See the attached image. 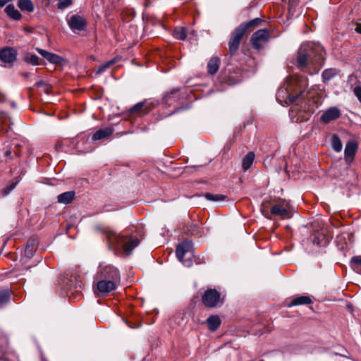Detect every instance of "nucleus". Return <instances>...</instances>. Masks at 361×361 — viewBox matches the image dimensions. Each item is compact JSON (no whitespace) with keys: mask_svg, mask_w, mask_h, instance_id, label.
<instances>
[{"mask_svg":"<svg viewBox=\"0 0 361 361\" xmlns=\"http://www.w3.org/2000/svg\"><path fill=\"white\" fill-rule=\"evenodd\" d=\"M324 54V49L320 44L303 43L298 51L295 66L302 72L316 74L323 66Z\"/></svg>","mask_w":361,"mask_h":361,"instance_id":"obj_1","label":"nucleus"},{"mask_svg":"<svg viewBox=\"0 0 361 361\" xmlns=\"http://www.w3.org/2000/svg\"><path fill=\"white\" fill-rule=\"evenodd\" d=\"M307 80L300 75L289 76L279 88L276 99L282 103L296 104L305 99L303 93L307 87Z\"/></svg>","mask_w":361,"mask_h":361,"instance_id":"obj_2","label":"nucleus"},{"mask_svg":"<svg viewBox=\"0 0 361 361\" xmlns=\"http://www.w3.org/2000/svg\"><path fill=\"white\" fill-rule=\"evenodd\" d=\"M106 239L110 249L121 250L126 255H130L132 250L139 244L137 238H130L125 235L113 231L106 233Z\"/></svg>","mask_w":361,"mask_h":361,"instance_id":"obj_3","label":"nucleus"},{"mask_svg":"<svg viewBox=\"0 0 361 361\" xmlns=\"http://www.w3.org/2000/svg\"><path fill=\"white\" fill-rule=\"evenodd\" d=\"M261 23L262 20L259 18H256L248 22L241 23L234 30L228 42L229 51L231 55H233L237 51L244 35L246 32L252 31Z\"/></svg>","mask_w":361,"mask_h":361,"instance_id":"obj_4","label":"nucleus"},{"mask_svg":"<svg viewBox=\"0 0 361 361\" xmlns=\"http://www.w3.org/2000/svg\"><path fill=\"white\" fill-rule=\"evenodd\" d=\"M176 256L184 266L190 267L192 264V259L193 255L192 243L189 240H185L179 244L176 247Z\"/></svg>","mask_w":361,"mask_h":361,"instance_id":"obj_5","label":"nucleus"},{"mask_svg":"<svg viewBox=\"0 0 361 361\" xmlns=\"http://www.w3.org/2000/svg\"><path fill=\"white\" fill-rule=\"evenodd\" d=\"M94 279H102L121 282L120 273L115 267L102 263L99 264Z\"/></svg>","mask_w":361,"mask_h":361,"instance_id":"obj_6","label":"nucleus"},{"mask_svg":"<svg viewBox=\"0 0 361 361\" xmlns=\"http://www.w3.org/2000/svg\"><path fill=\"white\" fill-rule=\"evenodd\" d=\"M270 214L280 216L281 219H290L293 216V209L288 201L280 200L272 206Z\"/></svg>","mask_w":361,"mask_h":361,"instance_id":"obj_7","label":"nucleus"},{"mask_svg":"<svg viewBox=\"0 0 361 361\" xmlns=\"http://www.w3.org/2000/svg\"><path fill=\"white\" fill-rule=\"evenodd\" d=\"M157 103L149 99L137 102L129 109L131 116H143L155 108Z\"/></svg>","mask_w":361,"mask_h":361,"instance_id":"obj_8","label":"nucleus"},{"mask_svg":"<svg viewBox=\"0 0 361 361\" xmlns=\"http://www.w3.org/2000/svg\"><path fill=\"white\" fill-rule=\"evenodd\" d=\"M97 281L94 293L97 296H103L114 291L119 286V281L95 279Z\"/></svg>","mask_w":361,"mask_h":361,"instance_id":"obj_9","label":"nucleus"},{"mask_svg":"<svg viewBox=\"0 0 361 361\" xmlns=\"http://www.w3.org/2000/svg\"><path fill=\"white\" fill-rule=\"evenodd\" d=\"M203 304L208 307H216L223 303L221 295L216 289L207 290L202 297Z\"/></svg>","mask_w":361,"mask_h":361,"instance_id":"obj_10","label":"nucleus"},{"mask_svg":"<svg viewBox=\"0 0 361 361\" xmlns=\"http://www.w3.org/2000/svg\"><path fill=\"white\" fill-rule=\"evenodd\" d=\"M67 23L71 30L73 32L83 31L85 30L87 25V20L78 14L72 15L68 18Z\"/></svg>","mask_w":361,"mask_h":361,"instance_id":"obj_11","label":"nucleus"},{"mask_svg":"<svg viewBox=\"0 0 361 361\" xmlns=\"http://www.w3.org/2000/svg\"><path fill=\"white\" fill-rule=\"evenodd\" d=\"M292 114L295 113V115L298 116L297 120H299V118L305 117L303 114H310L314 111V108L313 106L310 104H307L304 100H302L300 102H298L291 107Z\"/></svg>","mask_w":361,"mask_h":361,"instance_id":"obj_12","label":"nucleus"},{"mask_svg":"<svg viewBox=\"0 0 361 361\" xmlns=\"http://www.w3.org/2000/svg\"><path fill=\"white\" fill-rule=\"evenodd\" d=\"M269 38V32L267 30H259L252 35L251 42L255 49H260L262 47L261 42H266Z\"/></svg>","mask_w":361,"mask_h":361,"instance_id":"obj_13","label":"nucleus"},{"mask_svg":"<svg viewBox=\"0 0 361 361\" xmlns=\"http://www.w3.org/2000/svg\"><path fill=\"white\" fill-rule=\"evenodd\" d=\"M341 111L336 106H332L326 110L321 116L320 120L324 123H329L331 121L340 118Z\"/></svg>","mask_w":361,"mask_h":361,"instance_id":"obj_14","label":"nucleus"},{"mask_svg":"<svg viewBox=\"0 0 361 361\" xmlns=\"http://www.w3.org/2000/svg\"><path fill=\"white\" fill-rule=\"evenodd\" d=\"M36 51L45 59H47L49 63L55 64V65H61L64 61L63 57L59 55H57L54 53H51L44 49L37 48Z\"/></svg>","mask_w":361,"mask_h":361,"instance_id":"obj_15","label":"nucleus"},{"mask_svg":"<svg viewBox=\"0 0 361 361\" xmlns=\"http://www.w3.org/2000/svg\"><path fill=\"white\" fill-rule=\"evenodd\" d=\"M17 57V51L14 48L6 47L0 50V60L6 63H13Z\"/></svg>","mask_w":361,"mask_h":361,"instance_id":"obj_16","label":"nucleus"},{"mask_svg":"<svg viewBox=\"0 0 361 361\" xmlns=\"http://www.w3.org/2000/svg\"><path fill=\"white\" fill-rule=\"evenodd\" d=\"M357 147V144L355 141H348L346 143L344 150V155L345 160L347 163H350L353 160Z\"/></svg>","mask_w":361,"mask_h":361,"instance_id":"obj_17","label":"nucleus"},{"mask_svg":"<svg viewBox=\"0 0 361 361\" xmlns=\"http://www.w3.org/2000/svg\"><path fill=\"white\" fill-rule=\"evenodd\" d=\"M38 247V239L37 237H31L27 242L25 249V257L30 258L33 256Z\"/></svg>","mask_w":361,"mask_h":361,"instance_id":"obj_18","label":"nucleus"},{"mask_svg":"<svg viewBox=\"0 0 361 361\" xmlns=\"http://www.w3.org/2000/svg\"><path fill=\"white\" fill-rule=\"evenodd\" d=\"M311 303H312V300L310 297L307 295H295L291 299L290 303L287 305V307H291L293 306L309 305Z\"/></svg>","mask_w":361,"mask_h":361,"instance_id":"obj_19","label":"nucleus"},{"mask_svg":"<svg viewBox=\"0 0 361 361\" xmlns=\"http://www.w3.org/2000/svg\"><path fill=\"white\" fill-rule=\"evenodd\" d=\"M180 99V93L179 88H173L169 92H167L164 97L163 100L166 104H171L172 101H179Z\"/></svg>","mask_w":361,"mask_h":361,"instance_id":"obj_20","label":"nucleus"},{"mask_svg":"<svg viewBox=\"0 0 361 361\" xmlns=\"http://www.w3.org/2000/svg\"><path fill=\"white\" fill-rule=\"evenodd\" d=\"M113 133L111 128H106L97 130L92 135L93 140H100L109 137Z\"/></svg>","mask_w":361,"mask_h":361,"instance_id":"obj_21","label":"nucleus"},{"mask_svg":"<svg viewBox=\"0 0 361 361\" xmlns=\"http://www.w3.org/2000/svg\"><path fill=\"white\" fill-rule=\"evenodd\" d=\"M75 193L74 191H68L60 194L58 197V202L67 204L71 203L75 198Z\"/></svg>","mask_w":361,"mask_h":361,"instance_id":"obj_22","label":"nucleus"},{"mask_svg":"<svg viewBox=\"0 0 361 361\" xmlns=\"http://www.w3.org/2000/svg\"><path fill=\"white\" fill-rule=\"evenodd\" d=\"M220 60L218 57H212L207 63V71L211 75L215 74L219 68Z\"/></svg>","mask_w":361,"mask_h":361,"instance_id":"obj_23","label":"nucleus"},{"mask_svg":"<svg viewBox=\"0 0 361 361\" xmlns=\"http://www.w3.org/2000/svg\"><path fill=\"white\" fill-rule=\"evenodd\" d=\"M207 323L209 330L214 331H216L221 324L220 318L216 315H212L207 319Z\"/></svg>","mask_w":361,"mask_h":361,"instance_id":"obj_24","label":"nucleus"},{"mask_svg":"<svg viewBox=\"0 0 361 361\" xmlns=\"http://www.w3.org/2000/svg\"><path fill=\"white\" fill-rule=\"evenodd\" d=\"M5 12L6 14L13 20H20L21 18L20 13L16 9L13 4H9L5 8Z\"/></svg>","mask_w":361,"mask_h":361,"instance_id":"obj_25","label":"nucleus"},{"mask_svg":"<svg viewBox=\"0 0 361 361\" xmlns=\"http://www.w3.org/2000/svg\"><path fill=\"white\" fill-rule=\"evenodd\" d=\"M339 73V70L336 68H327L325 69L322 74V79L324 82H328L331 80L333 78L337 75Z\"/></svg>","mask_w":361,"mask_h":361,"instance_id":"obj_26","label":"nucleus"},{"mask_svg":"<svg viewBox=\"0 0 361 361\" xmlns=\"http://www.w3.org/2000/svg\"><path fill=\"white\" fill-rule=\"evenodd\" d=\"M255 154L252 152H248L242 160V167L244 171L247 170L252 166L255 159Z\"/></svg>","mask_w":361,"mask_h":361,"instance_id":"obj_27","label":"nucleus"},{"mask_svg":"<svg viewBox=\"0 0 361 361\" xmlns=\"http://www.w3.org/2000/svg\"><path fill=\"white\" fill-rule=\"evenodd\" d=\"M188 30L183 27H176L173 30V37L177 39L185 40L188 35Z\"/></svg>","mask_w":361,"mask_h":361,"instance_id":"obj_28","label":"nucleus"},{"mask_svg":"<svg viewBox=\"0 0 361 361\" xmlns=\"http://www.w3.org/2000/svg\"><path fill=\"white\" fill-rule=\"evenodd\" d=\"M331 144L334 150L336 152L341 151L343 145L341 140L337 134H333L331 138Z\"/></svg>","mask_w":361,"mask_h":361,"instance_id":"obj_29","label":"nucleus"},{"mask_svg":"<svg viewBox=\"0 0 361 361\" xmlns=\"http://www.w3.org/2000/svg\"><path fill=\"white\" fill-rule=\"evenodd\" d=\"M11 295V291L8 288L0 290V307L9 302Z\"/></svg>","mask_w":361,"mask_h":361,"instance_id":"obj_30","label":"nucleus"},{"mask_svg":"<svg viewBox=\"0 0 361 361\" xmlns=\"http://www.w3.org/2000/svg\"><path fill=\"white\" fill-rule=\"evenodd\" d=\"M23 61L32 66L42 64L40 59L37 55L30 54L28 53L23 56Z\"/></svg>","mask_w":361,"mask_h":361,"instance_id":"obj_31","label":"nucleus"},{"mask_svg":"<svg viewBox=\"0 0 361 361\" xmlns=\"http://www.w3.org/2000/svg\"><path fill=\"white\" fill-rule=\"evenodd\" d=\"M18 6L22 11L32 12L34 10L33 4L31 0H18Z\"/></svg>","mask_w":361,"mask_h":361,"instance_id":"obj_32","label":"nucleus"},{"mask_svg":"<svg viewBox=\"0 0 361 361\" xmlns=\"http://www.w3.org/2000/svg\"><path fill=\"white\" fill-rule=\"evenodd\" d=\"M350 266L354 271L361 274V255L353 257L350 261Z\"/></svg>","mask_w":361,"mask_h":361,"instance_id":"obj_33","label":"nucleus"},{"mask_svg":"<svg viewBox=\"0 0 361 361\" xmlns=\"http://www.w3.org/2000/svg\"><path fill=\"white\" fill-rule=\"evenodd\" d=\"M119 60V58L118 57H115L113 59L109 61L108 62L105 63L104 64H103L102 66H101L97 73H103L106 68H110L111 66H113L114 64H115Z\"/></svg>","mask_w":361,"mask_h":361,"instance_id":"obj_34","label":"nucleus"},{"mask_svg":"<svg viewBox=\"0 0 361 361\" xmlns=\"http://www.w3.org/2000/svg\"><path fill=\"white\" fill-rule=\"evenodd\" d=\"M204 197H206L207 200H211V201H221V200H224L226 197V196L223 195H213V194H211V193H206L204 195Z\"/></svg>","mask_w":361,"mask_h":361,"instance_id":"obj_35","label":"nucleus"},{"mask_svg":"<svg viewBox=\"0 0 361 361\" xmlns=\"http://www.w3.org/2000/svg\"><path fill=\"white\" fill-rule=\"evenodd\" d=\"M73 0H59L58 3V8L60 9H64L71 6Z\"/></svg>","mask_w":361,"mask_h":361,"instance_id":"obj_36","label":"nucleus"},{"mask_svg":"<svg viewBox=\"0 0 361 361\" xmlns=\"http://www.w3.org/2000/svg\"><path fill=\"white\" fill-rule=\"evenodd\" d=\"M353 92L357 99L361 102V87L357 86L354 88Z\"/></svg>","mask_w":361,"mask_h":361,"instance_id":"obj_37","label":"nucleus"},{"mask_svg":"<svg viewBox=\"0 0 361 361\" xmlns=\"http://www.w3.org/2000/svg\"><path fill=\"white\" fill-rule=\"evenodd\" d=\"M16 183H12L11 185H10L8 187H7L4 190V195H6L8 194H9V192L14 189V188L16 187Z\"/></svg>","mask_w":361,"mask_h":361,"instance_id":"obj_38","label":"nucleus"},{"mask_svg":"<svg viewBox=\"0 0 361 361\" xmlns=\"http://www.w3.org/2000/svg\"><path fill=\"white\" fill-rule=\"evenodd\" d=\"M6 119H7L6 114L4 111H0V123L6 122Z\"/></svg>","mask_w":361,"mask_h":361,"instance_id":"obj_39","label":"nucleus"},{"mask_svg":"<svg viewBox=\"0 0 361 361\" xmlns=\"http://www.w3.org/2000/svg\"><path fill=\"white\" fill-rule=\"evenodd\" d=\"M43 91L44 92V93H46L47 94H49L50 92H51V87L48 85V84H46L44 87H43Z\"/></svg>","mask_w":361,"mask_h":361,"instance_id":"obj_40","label":"nucleus"},{"mask_svg":"<svg viewBox=\"0 0 361 361\" xmlns=\"http://www.w3.org/2000/svg\"><path fill=\"white\" fill-rule=\"evenodd\" d=\"M299 2V0H288L290 8L295 6Z\"/></svg>","mask_w":361,"mask_h":361,"instance_id":"obj_41","label":"nucleus"},{"mask_svg":"<svg viewBox=\"0 0 361 361\" xmlns=\"http://www.w3.org/2000/svg\"><path fill=\"white\" fill-rule=\"evenodd\" d=\"M6 101V95L5 94L0 90V102H4Z\"/></svg>","mask_w":361,"mask_h":361,"instance_id":"obj_42","label":"nucleus"},{"mask_svg":"<svg viewBox=\"0 0 361 361\" xmlns=\"http://www.w3.org/2000/svg\"><path fill=\"white\" fill-rule=\"evenodd\" d=\"M47 83L43 81H39L35 83L36 87H44Z\"/></svg>","mask_w":361,"mask_h":361,"instance_id":"obj_43","label":"nucleus"},{"mask_svg":"<svg viewBox=\"0 0 361 361\" xmlns=\"http://www.w3.org/2000/svg\"><path fill=\"white\" fill-rule=\"evenodd\" d=\"M56 148L57 150H61L62 149V144L61 142H57L56 145H55Z\"/></svg>","mask_w":361,"mask_h":361,"instance_id":"obj_44","label":"nucleus"},{"mask_svg":"<svg viewBox=\"0 0 361 361\" xmlns=\"http://www.w3.org/2000/svg\"><path fill=\"white\" fill-rule=\"evenodd\" d=\"M355 30L357 32L361 34V24H357Z\"/></svg>","mask_w":361,"mask_h":361,"instance_id":"obj_45","label":"nucleus"},{"mask_svg":"<svg viewBox=\"0 0 361 361\" xmlns=\"http://www.w3.org/2000/svg\"><path fill=\"white\" fill-rule=\"evenodd\" d=\"M22 75H23V77H25V78H28V77H29L30 73H27V72H25V73H22Z\"/></svg>","mask_w":361,"mask_h":361,"instance_id":"obj_46","label":"nucleus"},{"mask_svg":"<svg viewBox=\"0 0 361 361\" xmlns=\"http://www.w3.org/2000/svg\"><path fill=\"white\" fill-rule=\"evenodd\" d=\"M263 213H264V215L267 218H268V219H270V218H271L268 212H266V213H265L264 209H263Z\"/></svg>","mask_w":361,"mask_h":361,"instance_id":"obj_47","label":"nucleus"},{"mask_svg":"<svg viewBox=\"0 0 361 361\" xmlns=\"http://www.w3.org/2000/svg\"><path fill=\"white\" fill-rule=\"evenodd\" d=\"M313 243H314V244H317V245L319 244V240L317 238H314Z\"/></svg>","mask_w":361,"mask_h":361,"instance_id":"obj_48","label":"nucleus"},{"mask_svg":"<svg viewBox=\"0 0 361 361\" xmlns=\"http://www.w3.org/2000/svg\"><path fill=\"white\" fill-rule=\"evenodd\" d=\"M6 156H10L11 154V151H9V150L6 151Z\"/></svg>","mask_w":361,"mask_h":361,"instance_id":"obj_49","label":"nucleus"},{"mask_svg":"<svg viewBox=\"0 0 361 361\" xmlns=\"http://www.w3.org/2000/svg\"><path fill=\"white\" fill-rule=\"evenodd\" d=\"M11 106H12L13 108H15V107H16V104H15V103H13H13L11 104Z\"/></svg>","mask_w":361,"mask_h":361,"instance_id":"obj_50","label":"nucleus"},{"mask_svg":"<svg viewBox=\"0 0 361 361\" xmlns=\"http://www.w3.org/2000/svg\"><path fill=\"white\" fill-rule=\"evenodd\" d=\"M190 34H193L194 31H190Z\"/></svg>","mask_w":361,"mask_h":361,"instance_id":"obj_51","label":"nucleus"}]
</instances>
